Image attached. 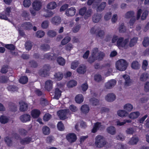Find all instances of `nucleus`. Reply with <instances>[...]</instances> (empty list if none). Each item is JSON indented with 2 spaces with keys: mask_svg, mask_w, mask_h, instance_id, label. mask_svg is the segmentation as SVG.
<instances>
[{
  "mask_svg": "<svg viewBox=\"0 0 149 149\" xmlns=\"http://www.w3.org/2000/svg\"><path fill=\"white\" fill-rule=\"evenodd\" d=\"M129 40L128 38L124 39L123 37H120L117 41V46L119 49H127L129 48Z\"/></svg>",
  "mask_w": 149,
  "mask_h": 149,
  "instance_id": "1",
  "label": "nucleus"
},
{
  "mask_svg": "<svg viewBox=\"0 0 149 149\" xmlns=\"http://www.w3.org/2000/svg\"><path fill=\"white\" fill-rule=\"evenodd\" d=\"M128 63L126 60L121 59L118 61L116 63V67L117 70L120 71L125 70L127 68Z\"/></svg>",
  "mask_w": 149,
  "mask_h": 149,
  "instance_id": "2",
  "label": "nucleus"
},
{
  "mask_svg": "<svg viewBox=\"0 0 149 149\" xmlns=\"http://www.w3.org/2000/svg\"><path fill=\"white\" fill-rule=\"evenodd\" d=\"M107 143L103 137L101 135H98L95 138V144L98 148H101L104 146Z\"/></svg>",
  "mask_w": 149,
  "mask_h": 149,
  "instance_id": "3",
  "label": "nucleus"
},
{
  "mask_svg": "<svg viewBox=\"0 0 149 149\" xmlns=\"http://www.w3.org/2000/svg\"><path fill=\"white\" fill-rule=\"evenodd\" d=\"M57 114L61 119L64 120L67 118L70 115L68 109L61 110L57 112Z\"/></svg>",
  "mask_w": 149,
  "mask_h": 149,
  "instance_id": "4",
  "label": "nucleus"
},
{
  "mask_svg": "<svg viewBox=\"0 0 149 149\" xmlns=\"http://www.w3.org/2000/svg\"><path fill=\"white\" fill-rule=\"evenodd\" d=\"M142 13V14L141 17V19L143 20L146 18L148 14V11L146 10H143L142 9L139 8L138 9L136 13V19L137 20L140 18Z\"/></svg>",
  "mask_w": 149,
  "mask_h": 149,
  "instance_id": "5",
  "label": "nucleus"
},
{
  "mask_svg": "<svg viewBox=\"0 0 149 149\" xmlns=\"http://www.w3.org/2000/svg\"><path fill=\"white\" fill-rule=\"evenodd\" d=\"M32 6L36 11H39L42 8V2L39 0H35L32 4Z\"/></svg>",
  "mask_w": 149,
  "mask_h": 149,
  "instance_id": "6",
  "label": "nucleus"
},
{
  "mask_svg": "<svg viewBox=\"0 0 149 149\" xmlns=\"http://www.w3.org/2000/svg\"><path fill=\"white\" fill-rule=\"evenodd\" d=\"M67 140L70 143L75 142L77 139V137L75 134L74 133H70L66 136Z\"/></svg>",
  "mask_w": 149,
  "mask_h": 149,
  "instance_id": "7",
  "label": "nucleus"
},
{
  "mask_svg": "<svg viewBox=\"0 0 149 149\" xmlns=\"http://www.w3.org/2000/svg\"><path fill=\"white\" fill-rule=\"evenodd\" d=\"M50 22L53 25L58 26L61 23V19L59 16H55L51 19Z\"/></svg>",
  "mask_w": 149,
  "mask_h": 149,
  "instance_id": "8",
  "label": "nucleus"
},
{
  "mask_svg": "<svg viewBox=\"0 0 149 149\" xmlns=\"http://www.w3.org/2000/svg\"><path fill=\"white\" fill-rule=\"evenodd\" d=\"M116 81L114 79H111L106 83L105 87L108 89H110L113 87L116 84Z\"/></svg>",
  "mask_w": 149,
  "mask_h": 149,
  "instance_id": "9",
  "label": "nucleus"
},
{
  "mask_svg": "<svg viewBox=\"0 0 149 149\" xmlns=\"http://www.w3.org/2000/svg\"><path fill=\"white\" fill-rule=\"evenodd\" d=\"M123 77L125 80V86L126 87L130 86L132 83V81L129 76L127 74H124L123 76Z\"/></svg>",
  "mask_w": 149,
  "mask_h": 149,
  "instance_id": "10",
  "label": "nucleus"
},
{
  "mask_svg": "<svg viewBox=\"0 0 149 149\" xmlns=\"http://www.w3.org/2000/svg\"><path fill=\"white\" fill-rule=\"evenodd\" d=\"M105 99L108 102H112L115 100L116 96L113 93H109L105 96Z\"/></svg>",
  "mask_w": 149,
  "mask_h": 149,
  "instance_id": "11",
  "label": "nucleus"
},
{
  "mask_svg": "<svg viewBox=\"0 0 149 149\" xmlns=\"http://www.w3.org/2000/svg\"><path fill=\"white\" fill-rule=\"evenodd\" d=\"M76 10L73 7H72L69 8L67 9L65 11V14L68 16H72L75 14Z\"/></svg>",
  "mask_w": 149,
  "mask_h": 149,
  "instance_id": "12",
  "label": "nucleus"
},
{
  "mask_svg": "<svg viewBox=\"0 0 149 149\" xmlns=\"http://www.w3.org/2000/svg\"><path fill=\"white\" fill-rule=\"evenodd\" d=\"M31 116L30 115L25 114L21 115L19 117L20 121L22 123H26L30 120Z\"/></svg>",
  "mask_w": 149,
  "mask_h": 149,
  "instance_id": "13",
  "label": "nucleus"
},
{
  "mask_svg": "<svg viewBox=\"0 0 149 149\" xmlns=\"http://www.w3.org/2000/svg\"><path fill=\"white\" fill-rule=\"evenodd\" d=\"M20 107L19 109L22 112L26 111L28 108L27 104L25 102L21 101L19 102Z\"/></svg>",
  "mask_w": 149,
  "mask_h": 149,
  "instance_id": "14",
  "label": "nucleus"
},
{
  "mask_svg": "<svg viewBox=\"0 0 149 149\" xmlns=\"http://www.w3.org/2000/svg\"><path fill=\"white\" fill-rule=\"evenodd\" d=\"M104 127L101 125V123L97 122L94 124V126L92 130V132L93 133L95 132L98 130L102 129Z\"/></svg>",
  "mask_w": 149,
  "mask_h": 149,
  "instance_id": "15",
  "label": "nucleus"
},
{
  "mask_svg": "<svg viewBox=\"0 0 149 149\" xmlns=\"http://www.w3.org/2000/svg\"><path fill=\"white\" fill-rule=\"evenodd\" d=\"M89 110V107L88 105L86 104L82 105L80 108L81 113L83 114H86L88 113Z\"/></svg>",
  "mask_w": 149,
  "mask_h": 149,
  "instance_id": "16",
  "label": "nucleus"
},
{
  "mask_svg": "<svg viewBox=\"0 0 149 149\" xmlns=\"http://www.w3.org/2000/svg\"><path fill=\"white\" fill-rule=\"evenodd\" d=\"M53 82L50 80H47L45 82V88L48 91H50L52 88Z\"/></svg>",
  "mask_w": 149,
  "mask_h": 149,
  "instance_id": "17",
  "label": "nucleus"
},
{
  "mask_svg": "<svg viewBox=\"0 0 149 149\" xmlns=\"http://www.w3.org/2000/svg\"><path fill=\"white\" fill-rule=\"evenodd\" d=\"M22 28L26 30H29L32 29L33 26L29 22L23 23L22 25Z\"/></svg>",
  "mask_w": 149,
  "mask_h": 149,
  "instance_id": "18",
  "label": "nucleus"
},
{
  "mask_svg": "<svg viewBox=\"0 0 149 149\" xmlns=\"http://www.w3.org/2000/svg\"><path fill=\"white\" fill-rule=\"evenodd\" d=\"M32 139L30 137H27L22 139H20V143L23 144L25 145L29 143L32 141Z\"/></svg>",
  "mask_w": 149,
  "mask_h": 149,
  "instance_id": "19",
  "label": "nucleus"
},
{
  "mask_svg": "<svg viewBox=\"0 0 149 149\" xmlns=\"http://www.w3.org/2000/svg\"><path fill=\"white\" fill-rule=\"evenodd\" d=\"M57 5L54 1L48 3L46 6V8L49 10H54L57 7Z\"/></svg>",
  "mask_w": 149,
  "mask_h": 149,
  "instance_id": "20",
  "label": "nucleus"
},
{
  "mask_svg": "<svg viewBox=\"0 0 149 149\" xmlns=\"http://www.w3.org/2000/svg\"><path fill=\"white\" fill-rule=\"evenodd\" d=\"M50 67L49 66L45 65L43 67V70L40 72L39 73L40 75L42 77H45L47 74V72L49 70Z\"/></svg>",
  "mask_w": 149,
  "mask_h": 149,
  "instance_id": "21",
  "label": "nucleus"
},
{
  "mask_svg": "<svg viewBox=\"0 0 149 149\" xmlns=\"http://www.w3.org/2000/svg\"><path fill=\"white\" fill-rule=\"evenodd\" d=\"M44 56L45 58L49 60H53L55 59L57 55L56 54L48 53L45 54Z\"/></svg>",
  "mask_w": 149,
  "mask_h": 149,
  "instance_id": "22",
  "label": "nucleus"
},
{
  "mask_svg": "<svg viewBox=\"0 0 149 149\" xmlns=\"http://www.w3.org/2000/svg\"><path fill=\"white\" fill-rule=\"evenodd\" d=\"M107 132L112 135H113L116 133V129L113 126H110L108 127L107 129Z\"/></svg>",
  "mask_w": 149,
  "mask_h": 149,
  "instance_id": "23",
  "label": "nucleus"
},
{
  "mask_svg": "<svg viewBox=\"0 0 149 149\" xmlns=\"http://www.w3.org/2000/svg\"><path fill=\"white\" fill-rule=\"evenodd\" d=\"M40 113V112L39 110L34 109L31 111V114L33 118H36L39 116Z\"/></svg>",
  "mask_w": 149,
  "mask_h": 149,
  "instance_id": "24",
  "label": "nucleus"
},
{
  "mask_svg": "<svg viewBox=\"0 0 149 149\" xmlns=\"http://www.w3.org/2000/svg\"><path fill=\"white\" fill-rule=\"evenodd\" d=\"M140 115L138 111H135L131 113L129 115V117L132 119H134L137 118Z\"/></svg>",
  "mask_w": 149,
  "mask_h": 149,
  "instance_id": "25",
  "label": "nucleus"
},
{
  "mask_svg": "<svg viewBox=\"0 0 149 149\" xmlns=\"http://www.w3.org/2000/svg\"><path fill=\"white\" fill-rule=\"evenodd\" d=\"M131 68L134 69H139L140 67V65L137 61H134L132 62L131 65Z\"/></svg>",
  "mask_w": 149,
  "mask_h": 149,
  "instance_id": "26",
  "label": "nucleus"
},
{
  "mask_svg": "<svg viewBox=\"0 0 149 149\" xmlns=\"http://www.w3.org/2000/svg\"><path fill=\"white\" fill-rule=\"evenodd\" d=\"M149 77V74L145 72L142 73L140 77V80L142 81H146Z\"/></svg>",
  "mask_w": 149,
  "mask_h": 149,
  "instance_id": "27",
  "label": "nucleus"
},
{
  "mask_svg": "<svg viewBox=\"0 0 149 149\" xmlns=\"http://www.w3.org/2000/svg\"><path fill=\"white\" fill-rule=\"evenodd\" d=\"M139 141L138 138L137 137H133L129 141L128 143L131 145H134L137 143Z\"/></svg>",
  "mask_w": 149,
  "mask_h": 149,
  "instance_id": "28",
  "label": "nucleus"
},
{
  "mask_svg": "<svg viewBox=\"0 0 149 149\" xmlns=\"http://www.w3.org/2000/svg\"><path fill=\"white\" fill-rule=\"evenodd\" d=\"M84 97L81 94H79L77 95L75 98V100L77 103L80 104L84 101Z\"/></svg>",
  "mask_w": 149,
  "mask_h": 149,
  "instance_id": "29",
  "label": "nucleus"
},
{
  "mask_svg": "<svg viewBox=\"0 0 149 149\" xmlns=\"http://www.w3.org/2000/svg\"><path fill=\"white\" fill-rule=\"evenodd\" d=\"M77 72L79 74H84L86 72V67L84 65L80 66L77 70Z\"/></svg>",
  "mask_w": 149,
  "mask_h": 149,
  "instance_id": "30",
  "label": "nucleus"
},
{
  "mask_svg": "<svg viewBox=\"0 0 149 149\" xmlns=\"http://www.w3.org/2000/svg\"><path fill=\"white\" fill-rule=\"evenodd\" d=\"M57 62L60 65L64 66L65 63V60L63 57L59 56L57 58Z\"/></svg>",
  "mask_w": 149,
  "mask_h": 149,
  "instance_id": "31",
  "label": "nucleus"
},
{
  "mask_svg": "<svg viewBox=\"0 0 149 149\" xmlns=\"http://www.w3.org/2000/svg\"><path fill=\"white\" fill-rule=\"evenodd\" d=\"M101 15L100 14H95L94 15L93 17V21L96 23L98 22L101 19Z\"/></svg>",
  "mask_w": 149,
  "mask_h": 149,
  "instance_id": "32",
  "label": "nucleus"
},
{
  "mask_svg": "<svg viewBox=\"0 0 149 149\" xmlns=\"http://www.w3.org/2000/svg\"><path fill=\"white\" fill-rule=\"evenodd\" d=\"M42 132L45 135H49L50 133L49 128L47 126H43L42 129Z\"/></svg>",
  "mask_w": 149,
  "mask_h": 149,
  "instance_id": "33",
  "label": "nucleus"
},
{
  "mask_svg": "<svg viewBox=\"0 0 149 149\" xmlns=\"http://www.w3.org/2000/svg\"><path fill=\"white\" fill-rule=\"evenodd\" d=\"M138 38L136 37H134L132 38L129 42V47L133 46L136 43Z\"/></svg>",
  "mask_w": 149,
  "mask_h": 149,
  "instance_id": "34",
  "label": "nucleus"
},
{
  "mask_svg": "<svg viewBox=\"0 0 149 149\" xmlns=\"http://www.w3.org/2000/svg\"><path fill=\"white\" fill-rule=\"evenodd\" d=\"M106 5V3L105 2H102L97 7V11L98 12H100L102 11L105 8Z\"/></svg>",
  "mask_w": 149,
  "mask_h": 149,
  "instance_id": "35",
  "label": "nucleus"
},
{
  "mask_svg": "<svg viewBox=\"0 0 149 149\" xmlns=\"http://www.w3.org/2000/svg\"><path fill=\"white\" fill-rule=\"evenodd\" d=\"M63 76V74L60 72L56 73L54 75V78L57 80H60L62 79Z\"/></svg>",
  "mask_w": 149,
  "mask_h": 149,
  "instance_id": "36",
  "label": "nucleus"
},
{
  "mask_svg": "<svg viewBox=\"0 0 149 149\" xmlns=\"http://www.w3.org/2000/svg\"><path fill=\"white\" fill-rule=\"evenodd\" d=\"M123 108L125 110L128 111H130L132 109L133 107L131 104L128 103L124 106Z\"/></svg>",
  "mask_w": 149,
  "mask_h": 149,
  "instance_id": "37",
  "label": "nucleus"
},
{
  "mask_svg": "<svg viewBox=\"0 0 149 149\" xmlns=\"http://www.w3.org/2000/svg\"><path fill=\"white\" fill-rule=\"evenodd\" d=\"M117 114L120 117H123L126 116L128 115L127 112L123 110H120L117 111Z\"/></svg>",
  "mask_w": 149,
  "mask_h": 149,
  "instance_id": "38",
  "label": "nucleus"
},
{
  "mask_svg": "<svg viewBox=\"0 0 149 149\" xmlns=\"http://www.w3.org/2000/svg\"><path fill=\"white\" fill-rule=\"evenodd\" d=\"M77 85V82L74 80H72L67 83V86L69 88L73 87Z\"/></svg>",
  "mask_w": 149,
  "mask_h": 149,
  "instance_id": "39",
  "label": "nucleus"
},
{
  "mask_svg": "<svg viewBox=\"0 0 149 149\" xmlns=\"http://www.w3.org/2000/svg\"><path fill=\"white\" fill-rule=\"evenodd\" d=\"M105 54L102 52L98 53V54L96 56V59L98 61L102 60L105 56Z\"/></svg>",
  "mask_w": 149,
  "mask_h": 149,
  "instance_id": "40",
  "label": "nucleus"
},
{
  "mask_svg": "<svg viewBox=\"0 0 149 149\" xmlns=\"http://www.w3.org/2000/svg\"><path fill=\"white\" fill-rule=\"evenodd\" d=\"M46 13L43 14V16L45 18H49L51 17L54 14V13L51 11H46Z\"/></svg>",
  "mask_w": 149,
  "mask_h": 149,
  "instance_id": "41",
  "label": "nucleus"
},
{
  "mask_svg": "<svg viewBox=\"0 0 149 149\" xmlns=\"http://www.w3.org/2000/svg\"><path fill=\"white\" fill-rule=\"evenodd\" d=\"M4 141L6 143L8 146H11L12 144V141L11 138L9 136H7L4 138Z\"/></svg>",
  "mask_w": 149,
  "mask_h": 149,
  "instance_id": "42",
  "label": "nucleus"
},
{
  "mask_svg": "<svg viewBox=\"0 0 149 149\" xmlns=\"http://www.w3.org/2000/svg\"><path fill=\"white\" fill-rule=\"evenodd\" d=\"M61 91H60L59 89L58 88H56L55 91L54 98L57 100L61 96Z\"/></svg>",
  "mask_w": 149,
  "mask_h": 149,
  "instance_id": "43",
  "label": "nucleus"
},
{
  "mask_svg": "<svg viewBox=\"0 0 149 149\" xmlns=\"http://www.w3.org/2000/svg\"><path fill=\"white\" fill-rule=\"evenodd\" d=\"M105 32L104 31L101 30L99 28L96 34L97 36L100 38H103Z\"/></svg>",
  "mask_w": 149,
  "mask_h": 149,
  "instance_id": "44",
  "label": "nucleus"
},
{
  "mask_svg": "<svg viewBox=\"0 0 149 149\" xmlns=\"http://www.w3.org/2000/svg\"><path fill=\"white\" fill-rule=\"evenodd\" d=\"M8 118L5 116H2L0 117V122L3 124H5L8 122Z\"/></svg>",
  "mask_w": 149,
  "mask_h": 149,
  "instance_id": "45",
  "label": "nucleus"
},
{
  "mask_svg": "<svg viewBox=\"0 0 149 149\" xmlns=\"http://www.w3.org/2000/svg\"><path fill=\"white\" fill-rule=\"evenodd\" d=\"M92 13V10L91 9H88L84 15V18L85 19H88L89 17L91 16Z\"/></svg>",
  "mask_w": 149,
  "mask_h": 149,
  "instance_id": "46",
  "label": "nucleus"
},
{
  "mask_svg": "<svg viewBox=\"0 0 149 149\" xmlns=\"http://www.w3.org/2000/svg\"><path fill=\"white\" fill-rule=\"evenodd\" d=\"M47 35L49 37L53 38L56 36V33L53 30H49L47 33Z\"/></svg>",
  "mask_w": 149,
  "mask_h": 149,
  "instance_id": "47",
  "label": "nucleus"
},
{
  "mask_svg": "<svg viewBox=\"0 0 149 149\" xmlns=\"http://www.w3.org/2000/svg\"><path fill=\"white\" fill-rule=\"evenodd\" d=\"M134 12L133 11H130L127 12L125 15V17L129 18L133 17L134 16Z\"/></svg>",
  "mask_w": 149,
  "mask_h": 149,
  "instance_id": "48",
  "label": "nucleus"
},
{
  "mask_svg": "<svg viewBox=\"0 0 149 149\" xmlns=\"http://www.w3.org/2000/svg\"><path fill=\"white\" fill-rule=\"evenodd\" d=\"M71 38L69 36H67L65 37L62 41L61 44L63 45H65L68 43L70 40Z\"/></svg>",
  "mask_w": 149,
  "mask_h": 149,
  "instance_id": "49",
  "label": "nucleus"
},
{
  "mask_svg": "<svg viewBox=\"0 0 149 149\" xmlns=\"http://www.w3.org/2000/svg\"><path fill=\"white\" fill-rule=\"evenodd\" d=\"M31 0H24L23 2V5L26 8L29 7L31 5Z\"/></svg>",
  "mask_w": 149,
  "mask_h": 149,
  "instance_id": "50",
  "label": "nucleus"
},
{
  "mask_svg": "<svg viewBox=\"0 0 149 149\" xmlns=\"http://www.w3.org/2000/svg\"><path fill=\"white\" fill-rule=\"evenodd\" d=\"M7 89L9 91L15 92L17 91L18 88L15 86L10 85L8 86Z\"/></svg>",
  "mask_w": 149,
  "mask_h": 149,
  "instance_id": "51",
  "label": "nucleus"
},
{
  "mask_svg": "<svg viewBox=\"0 0 149 149\" xmlns=\"http://www.w3.org/2000/svg\"><path fill=\"white\" fill-rule=\"evenodd\" d=\"M28 81V79L26 76H23L19 79V82L22 84L26 83Z\"/></svg>",
  "mask_w": 149,
  "mask_h": 149,
  "instance_id": "52",
  "label": "nucleus"
},
{
  "mask_svg": "<svg viewBox=\"0 0 149 149\" xmlns=\"http://www.w3.org/2000/svg\"><path fill=\"white\" fill-rule=\"evenodd\" d=\"M94 80L97 82H99L102 80L101 75L99 74H96L94 76Z\"/></svg>",
  "mask_w": 149,
  "mask_h": 149,
  "instance_id": "53",
  "label": "nucleus"
},
{
  "mask_svg": "<svg viewBox=\"0 0 149 149\" xmlns=\"http://www.w3.org/2000/svg\"><path fill=\"white\" fill-rule=\"evenodd\" d=\"M143 44L144 46L146 47L149 45V38L148 37H145L143 42Z\"/></svg>",
  "mask_w": 149,
  "mask_h": 149,
  "instance_id": "54",
  "label": "nucleus"
},
{
  "mask_svg": "<svg viewBox=\"0 0 149 149\" xmlns=\"http://www.w3.org/2000/svg\"><path fill=\"white\" fill-rule=\"evenodd\" d=\"M81 27V26L80 25H77L72 28V31L74 33H76L79 31Z\"/></svg>",
  "mask_w": 149,
  "mask_h": 149,
  "instance_id": "55",
  "label": "nucleus"
},
{
  "mask_svg": "<svg viewBox=\"0 0 149 149\" xmlns=\"http://www.w3.org/2000/svg\"><path fill=\"white\" fill-rule=\"evenodd\" d=\"M49 25V22L47 20H45L42 22L41 24V27L43 29H47Z\"/></svg>",
  "mask_w": 149,
  "mask_h": 149,
  "instance_id": "56",
  "label": "nucleus"
},
{
  "mask_svg": "<svg viewBox=\"0 0 149 149\" xmlns=\"http://www.w3.org/2000/svg\"><path fill=\"white\" fill-rule=\"evenodd\" d=\"M148 65V63L146 60H144L142 62V67L143 69L145 70H146Z\"/></svg>",
  "mask_w": 149,
  "mask_h": 149,
  "instance_id": "57",
  "label": "nucleus"
},
{
  "mask_svg": "<svg viewBox=\"0 0 149 149\" xmlns=\"http://www.w3.org/2000/svg\"><path fill=\"white\" fill-rule=\"evenodd\" d=\"M45 34V32L42 31H38L36 34V36L38 38H41L43 37Z\"/></svg>",
  "mask_w": 149,
  "mask_h": 149,
  "instance_id": "58",
  "label": "nucleus"
},
{
  "mask_svg": "<svg viewBox=\"0 0 149 149\" xmlns=\"http://www.w3.org/2000/svg\"><path fill=\"white\" fill-rule=\"evenodd\" d=\"M90 103L93 105H97L98 104V100L94 98H93L90 100Z\"/></svg>",
  "mask_w": 149,
  "mask_h": 149,
  "instance_id": "59",
  "label": "nucleus"
},
{
  "mask_svg": "<svg viewBox=\"0 0 149 149\" xmlns=\"http://www.w3.org/2000/svg\"><path fill=\"white\" fill-rule=\"evenodd\" d=\"M51 115L48 113H46L43 116V120L45 121H47L51 118Z\"/></svg>",
  "mask_w": 149,
  "mask_h": 149,
  "instance_id": "60",
  "label": "nucleus"
},
{
  "mask_svg": "<svg viewBox=\"0 0 149 149\" xmlns=\"http://www.w3.org/2000/svg\"><path fill=\"white\" fill-rule=\"evenodd\" d=\"M79 63L77 61H74L72 62L71 64V68L72 69L74 70L77 67Z\"/></svg>",
  "mask_w": 149,
  "mask_h": 149,
  "instance_id": "61",
  "label": "nucleus"
},
{
  "mask_svg": "<svg viewBox=\"0 0 149 149\" xmlns=\"http://www.w3.org/2000/svg\"><path fill=\"white\" fill-rule=\"evenodd\" d=\"M98 29L99 27H94L91 29L90 32L92 34H97Z\"/></svg>",
  "mask_w": 149,
  "mask_h": 149,
  "instance_id": "62",
  "label": "nucleus"
},
{
  "mask_svg": "<svg viewBox=\"0 0 149 149\" xmlns=\"http://www.w3.org/2000/svg\"><path fill=\"white\" fill-rule=\"evenodd\" d=\"M25 47L26 50H29L32 47V44L31 42L28 41L25 44Z\"/></svg>",
  "mask_w": 149,
  "mask_h": 149,
  "instance_id": "63",
  "label": "nucleus"
},
{
  "mask_svg": "<svg viewBox=\"0 0 149 149\" xmlns=\"http://www.w3.org/2000/svg\"><path fill=\"white\" fill-rule=\"evenodd\" d=\"M127 134H132L135 131L132 128H127L125 131Z\"/></svg>",
  "mask_w": 149,
  "mask_h": 149,
  "instance_id": "64",
  "label": "nucleus"
}]
</instances>
